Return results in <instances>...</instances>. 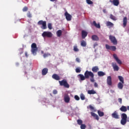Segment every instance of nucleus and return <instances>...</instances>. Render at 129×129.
<instances>
[{
  "label": "nucleus",
  "mask_w": 129,
  "mask_h": 129,
  "mask_svg": "<svg viewBox=\"0 0 129 129\" xmlns=\"http://www.w3.org/2000/svg\"><path fill=\"white\" fill-rule=\"evenodd\" d=\"M105 48L107 50H111V51H115L116 50V47L114 46H110L108 44L105 45Z\"/></svg>",
  "instance_id": "obj_8"
},
{
  "label": "nucleus",
  "mask_w": 129,
  "mask_h": 129,
  "mask_svg": "<svg viewBox=\"0 0 129 129\" xmlns=\"http://www.w3.org/2000/svg\"><path fill=\"white\" fill-rule=\"evenodd\" d=\"M76 60L78 62V63H80V59L78 57L76 58Z\"/></svg>",
  "instance_id": "obj_48"
},
{
  "label": "nucleus",
  "mask_w": 129,
  "mask_h": 129,
  "mask_svg": "<svg viewBox=\"0 0 129 129\" xmlns=\"http://www.w3.org/2000/svg\"><path fill=\"white\" fill-rule=\"evenodd\" d=\"M64 99L65 102H66L67 103H69V102H70V97H69V96L68 95L64 96Z\"/></svg>",
  "instance_id": "obj_20"
},
{
  "label": "nucleus",
  "mask_w": 129,
  "mask_h": 129,
  "mask_svg": "<svg viewBox=\"0 0 129 129\" xmlns=\"http://www.w3.org/2000/svg\"><path fill=\"white\" fill-rule=\"evenodd\" d=\"M50 2H55V1H56V0H50Z\"/></svg>",
  "instance_id": "obj_57"
},
{
  "label": "nucleus",
  "mask_w": 129,
  "mask_h": 129,
  "mask_svg": "<svg viewBox=\"0 0 129 129\" xmlns=\"http://www.w3.org/2000/svg\"><path fill=\"white\" fill-rule=\"evenodd\" d=\"M77 121L79 125H81L82 124H83L82 123H83V121H82V120L81 119H78Z\"/></svg>",
  "instance_id": "obj_35"
},
{
  "label": "nucleus",
  "mask_w": 129,
  "mask_h": 129,
  "mask_svg": "<svg viewBox=\"0 0 129 129\" xmlns=\"http://www.w3.org/2000/svg\"><path fill=\"white\" fill-rule=\"evenodd\" d=\"M97 74H98V76H99V77H101L105 75V73L102 71L98 72Z\"/></svg>",
  "instance_id": "obj_25"
},
{
  "label": "nucleus",
  "mask_w": 129,
  "mask_h": 129,
  "mask_svg": "<svg viewBox=\"0 0 129 129\" xmlns=\"http://www.w3.org/2000/svg\"><path fill=\"white\" fill-rule=\"evenodd\" d=\"M59 83L60 86H64L66 88H69L70 86L68 84L66 80H62V81H59Z\"/></svg>",
  "instance_id": "obj_4"
},
{
  "label": "nucleus",
  "mask_w": 129,
  "mask_h": 129,
  "mask_svg": "<svg viewBox=\"0 0 129 129\" xmlns=\"http://www.w3.org/2000/svg\"><path fill=\"white\" fill-rule=\"evenodd\" d=\"M27 16L28 18H32V14H31V12H28L27 14Z\"/></svg>",
  "instance_id": "obj_41"
},
{
  "label": "nucleus",
  "mask_w": 129,
  "mask_h": 129,
  "mask_svg": "<svg viewBox=\"0 0 129 129\" xmlns=\"http://www.w3.org/2000/svg\"><path fill=\"white\" fill-rule=\"evenodd\" d=\"M98 114L100 116H103L104 115V113L100 110H98Z\"/></svg>",
  "instance_id": "obj_32"
},
{
  "label": "nucleus",
  "mask_w": 129,
  "mask_h": 129,
  "mask_svg": "<svg viewBox=\"0 0 129 129\" xmlns=\"http://www.w3.org/2000/svg\"><path fill=\"white\" fill-rule=\"evenodd\" d=\"M75 99H76V100H80V98L79 97V96H78L77 95L75 96Z\"/></svg>",
  "instance_id": "obj_45"
},
{
  "label": "nucleus",
  "mask_w": 129,
  "mask_h": 129,
  "mask_svg": "<svg viewBox=\"0 0 129 129\" xmlns=\"http://www.w3.org/2000/svg\"><path fill=\"white\" fill-rule=\"evenodd\" d=\"M127 24V18H126V17H125L123 19V27L124 28H125V27H126Z\"/></svg>",
  "instance_id": "obj_17"
},
{
  "label": "nucleus",
  "mask_w": 129,
  "mask_h": 129,
  "mask_svg": "<svg viewBox=\"0 0 129 129\" xmlns=\"http://www.w3.org/2000/svg\"><path fill=\"white\" fill-rule=\"evenodd\" d=\"M123 84L121 82H119L117 85V87L119 89H122L123 88Z\"/></svg>",
  "instance_id": "obj_28"
},
{
  "label": "nucleus",
  "mask_w": 129,
  "mask_h": 129,
  "mask_svg": "<svg viewBox=\"0 0 129 129\" xmlns=\"http://www.w3.org/2000/svg\"><path fill=\"white\" fill-rule=\"evenodd\" d=\"M57 93H58V91H57V90H54L53 91V94H57Z\"/></svg>",
  "instance_id": "obj_49"
},
{
  "label": "nucleus",
  "mask_w": 129,
  "mask_h": 129,
  "mask_svg": "<svg viewBox=\"0 0 129 129\" xmlns=\"http://www.w3.org/2000/svg\"><path fill=\"white\" fill-rule=\"evenodd\" d=\"M81 129H85L86 128V125H85V124H82V125H81Z\"/></svg>",
  "instance_id": "obj_40"
},
{
  "label": "nucleus",
  "mask_w": 129,
  "mask_h": 129,
  "mask_svg": "<svg viewBox=\"0 0 129 129\" xmlns=\"http://www.w3.org/2000/svg\"><path fill=\"white\" fill-rule=\"evenodd\" d=\"M64 16H65L66 20H67V21H71V20L72 19V16H71V15L69 14V13H68V12H66L64 13Z\"/></svg>",
  "instance_id": "obj_10"
},
{
  "label": "nucleus",
  "mask_w": 129,
  "mask_h": 129,
  "mask_svg": "<svg viewBox=\"0 0 129 129\" xmlns=\"http://www.w3.org/2000/svg\"><path fill=\"white\" fill-rule=\"evenodd\" d=\"M76 72L77 73H80V72H81V70H80V69H79V68H77L76 69Z\"/></svg>",
  "instance_id": "obj_43"
},
{
  "label": "nucleus",
  "mask_w": 129,
  "mask_h": 129,
  "mask_svg": "<svg viewBox=\"0 0 129 129\" xmlns=\"http://www.w3.org/2000/svg\"><path fill=\"white\" fill-rule=\"evenodd\" d=\"M79 76V78H80V80H81V81H83L84 80H85V79H86V77H85V76H84L82 74H79L78 75Z\"/></svg>",
  "instance_id": "obj_23"
},
{
  "label": "nucleus",
  "mask_w": 129,
  "mask_h": 129,
  "mask_svg": "<svg viewBox=\"0 0 129 129\" xmlns=\"http://www.w3.org/2000/svg\"><path fill=\"white\" fill-rule=\"evenodd\" d=\"M31 52L33 55H37L38 47H37V44L35 43H33L31 44Z\"/></svg>",
  "instance_id": "obj_3"
},
{
  "label": "nucleus",
  "mask_w": 129,
  "mask_h": 129,
  "mask_svg": "<svg viewBox=\"0 0 129 129\" xmlns=\"http://www.w3.org/2000/svg\"><path fill=\"white\" fill-rule=\"evenodd\" d=\"M89 106V108L91 109V110H94V107L93 106H92V105H90Z\"/></svg>",
  "instance_id": "obj_47"
},
{
  "label": "nucleus",
  "mask_w": 129,
  "mask_h": 129,
  "mask_svg": "<svg viewBox=\"0 0 129 129\" xmlns=\"http://www.w3.org/2000/svg\"><path fill=\"white\" fill-rule=\"evenodd\" d=\"M112 4L114 5V6H116V7H117V6H118V5H119V0H113Z\"/></svg>",
  "instance_id": "obj_26"
},
{
  "label": "nucleus",
  "mask_w": 129,
  "mask_h": 129,
  "mask_svg": "<svg viewBox=\"0 0 129 129\" xmlns=\"http://www.w3.org/2000/svg\"><path fill=\"white\" fill-rule=\"evenodd\" d=\"M42 37L43 38H45L47 37V38H51V37L53 36V34H52V32H49V31H44L42 34Z\"/></svg>",
  "instance_id": "obj_5"
},
{
  "label": "nucleus",
  "mask_w": 129,
  "mask_h": 129,
  "mask_svg": "<svg viewBox=\"0 0 129 129\" xmlns=\"http://www.w3.org/2000/svg\"><path fill=\"white\" fill-rule=\"evenodd\" d=\"M48 28L49 30H52V24L51 23H48Z\"/></svg>",
  "instance_id": "obj_44"
},
{
  "label": "nucleus",
  "mask_w": 129,
  "mask_h": 129,
  "mask_svg": "<svg viewBox=\"0 0 129 129\" xmlns=\"http://www.w3.org/2000/svg\"><path fill=\"white\" fill-rule=\"evenodd\" d=\"M121 120H120V123L122 124V125H124V124H126V121L129 122V117H127V115L126 114L123 113L121 114Z\"/></svg>",
  "instance_id": "obj_2"
},
{
  "label": "nucleus",
  "mask_w": 129,
  "mask_h": 129,
  "mask_svg": "<svg viewBox=\"0 0 129 129\" xmlns=\"http://www.w3.org/2000/svg\"><path fill=\"white\" fill-rule=\"evenodd\" d=\"M86 3L88 5H93V2L91 0H86Z\"/></svg>",
  "instance_id": "obj_38"
},
{
  "label": "nucleus",
  "mask_w": 129,
  "mask_h": 129,
  "mask_svg": "<svg viewBox=\"0 0 129 129\" xmlns=\"http://www.w3.org/2000/svg\"><path fill=\"white\" fill-rule=\"evenodd\" d=\"M56 35L57 37H61L62 35V30H59L56 32Z\"/></svg>",
  "instance_id": "obj_31"
},
{
  "label": "nucleus",
  "mask_w": 129,
  "mask_h": 129,
  "mask_svg": "<svg viewBox=\"0 0 129 129\" xmlns=\"http://www.w3.org/2000/svg\"><path fill=\"white\" fill-rule=\"evenodd\" d=\"M41 53L42 54H43V53H44V51L42 50V51H41Z\"/></svg>",
  "instance_id": "obj_56"
},
{
  "label": "nucleus",
  "mask_w": 129,
  "mask_h": 129,
  "mask_svg": "<svg viewBox=\"0 0 129 129\" xmlns=\"http://www.w3.org/2000/svg\"><path fill=\"white\" fill-rule=\"evenodd\" d=\"M48 73V69L44 68L42 71V75H46Z\"/></svg>",
  "instance_id": "obj_27"
},
{
  "label": "nucleus",
  "mask_w": 129,
  "mask_h": 129,
  "mask_svg": "<svg viewBox=\"0 0 129 129\" xmlns=\"http://www.w3.org/2000/svg\"><path fill=\"white\" fill-rule=\"evenodd\" d=\"M49 56H51V54L49 53H44L43 54L44 58H46V57H49Z\"/></svg>",
  "instance_id": "obj_39"
},
{
  "label": "nucleus",
  "mask_w": 129,
  "mask_h": 129,
  "mask_svg": "<svg viewBox=\"0 0 129 129\" xmlns=\"http://www.w3.org/2000/svg\"><path fill=\"white\" fill-rule=\"evenodd\" d=\"M84 76H85L86 79H89L91 82H94V74L91 71H86L84 73Z\"/></svg>",
  "instance_id": "obj_1"
},
{
  "label": "nucleus",
  "mask_w": 129,
  "mask_h": 129,
  "mask_svg": "<svg viewBox=\"0 0 129 129\" xmlns=\"http://www.w3.org/2000/svg\"><path fill=\"white\" fill-rule=\"evenodd\" d=\"M81 45L82 47H86V42L84 40H82Z\"/></svg>",
  "instance_id": "obj_33"
},
{
  "label": "nucleus",
  "mask_w": 129,
  "mask_h": 129,
  "mask_svg": "<svg viewBox=\"0 0 129 129\" xmlns=\"http://www.w3.org/2000/svg\"><path fill=\"white\" fill-rule=\"evenodd\" d=\"M103 13H106V10L104 9V10H103Z\"/></svg>",
  "instance_id": "obj_53"
},
{
  "label": "nucleus",
  "mask_w": 129,
  "mask_h": 129,
  "mask_svg": "<svg viewBox=\"0 0 129 129\" xmlns=\"http://www.w3.org/2000/svg\"><path fill=\"white\" fill-rule=\"evenodd\" d=\"M109 39L113 45H117V40L114 36H112L111 35H109Z\"/></svg>",
  "instance_id": "obj_7"
},
{
  "label": "nucleus",
  "mask_w": 129,
  "mask_h": 129,
  "mask_svg": "<svg viewBox=\"0 0 129 129\" xmlns=\"http://www.w3.org/2000/svg\"><path fill=\"white\" fill-rule=\"evenodd\" d=\"M110 18L113 21H116V18L115 17V16L112 15V14H111L110 15Z\"/></svg>",
  "instance_id": "obj_34"
},
{
  "label": "nucleus",
  "mask_w": 129,
  "mask_h": 129,
  "mask_svg": "<svg viewBox=\"0 0 129 129\" xmlns=\"http://www.w3.org/2000/svg\"><path fill=\"white\" fill-rule=\"evenodd\" d=\"M52 78H53V79H54V80H60V79H61L60 76H59V75L56 74H54L52 76Z\"/></svg>",
  "instance_id": "obj_16"
},
{
  "label": "nucleus",
  "mask_w": 129,
  "mask_h": 129,
  "mask_svg": "<svg viewBox=\"0 0 129 129\" xmlns=\"http://www.w3.org/2000/svg\"><path fill=\"white\" fill-rule=\"evenodd\" d=\"M111 116L113 118H115V119H119V115H118V113L116 111H114V112L111 114Z\"/></svg>",
  "instance_id": "obj_9"
},
{
  "label": "nucleus",
  "mask_w": 129,
  "mask_h": 129,
  "mask_svg": "<svg viewBox=\"0 0 129 129\" xmlns=\"http://www.w3.org/2000/svg\"><path fill=\"white\" fill-rule=\"evenodd\" d=\"M106 25L107 27H109V28H112V27H113V26H114L113 23H111L110 21L107 22L106 23Z\"/></svg>",
  "instance_id": "obj_24"
},
{
  "label": "nucleus",
  "mask_w": 129,
  "mask_h": 129,
  "mask_svg": "<svg viewBox=\"0 0 129 129\" xmlns=\"http://www.w3.org/2000/svg\"><path fill=\"white\" fill-rule=\"evenodd\" d=\"M94 86H95V87H98V85L97 84V83H94Z\"/></svg>",
  "instance_id": "obj_51"
},
{
  "label": "nucleus",
  "mask_w": 129,
  "mask_h": 129,
  "mask_svg": "<svg viewBox=\"0 0 129 129\" xmlns=\"http://www.w3.org/2000/svg\"><path fill=\"white\" fill-rule=\"evenodd\" d=\"M88 94H96V92L94 90H91L88 91Z\"/></svg>",
  "instance_id": "obj_30"
},
{
  "label": "nucleus",
  "mask_w": 129,
  "mask_h": 129,
  "mask_svg": "<svg viewBox=\"0 0 129 129\" xmlns=\"http://www.w3.org/2000/svg\"><path fill=\"white\" fill-rule=\"evenodd\" d=\"M126 108H127V110L129 111V106H127Z\"/></svg>",
  "instance_id": "obj_55"
},
{
  "label": "nucleus",
  "mask_w": 129,
  "mask_h": 129,
  "mask_svg": "<svg viewBox=\"0 0 129 129\" xmlns=\"http://www.w3.org/2000/svg\"><path fill=\"white\" fill-rule=\"evenodd\" d=\"M107 84L109 86H111L112 85V81H111V77L108 76L107 78Z\"/></svg>",
  "instance_id": "obj_13"
},
{
  "label": "nucleus",
  "mask_w": 129,
  "mask_h": 129,
  "mask_svg": "<svg viewBox=\"0 0 129 129\" xmlns=\"http://www.w3.org/2000/svg\"><path fill=\"white\" fill-rule=\"evenodd\" d=\"M118 101L119 102V103L122 104V99L119 98L118 99Z\"/></svg>",
  "instance_id": "obj_46"
},
{
  "label": "nucleus",
  "mask_w": 129,
  "mask_h": 129,
  "mask_svg": "<svg viewBox=\"0 0 129 129\" xmlns=\"http://www.w3.org/2000/svg\"><path fill=\"white\" fill-rule=\"evenodd\" d=\"M118 78L119 80V81H120V82L122 84H124V80L123 79V77H122V76H118Z\"/></svg>",
  "instance_id": "obj_29"
},
{
  "label": "nucleus",
  "mask_w": 129,
  "mask_h": 129,
  "mask_svg": "<svg viewBox=\"0 0 129 129\" xmlns=\"http://www.w3.org/2000/svg\"><path fill=\"white\" fill-rule=\"evenodd\" d=\"M22 53H23V52H21L20 54H22Z\"/></svg>",
  "instance_id": "obj_58"
},
{
  "label": "nucleus",
  "mask_w": 129,
  "mask_h": 129,
  "mask_svg": "<svg viewBox=\"0 0 129 129\" xmlns=\"http://www.w3.org/2000/svg\"><path fill=\"white\" fill-rule=\"evenodd\" d=\"M112 66L113 67L114 71H118L119 70V67L117 65H116V63L112 62Z\"/></svg>",
  "instance_id": "obj_11"
},
{
  "label": "nucleus",
  "mask_w": 129,
  "mask_h": 129,
  "mask_svg": "<svg viewBox=\"0 0 129 129\" xmlns=\"http://www.w3.org/2000/svg\"><path fill=\"white\" fill-rule=\"evenodd\" d=\"M89 129H91L92 128L91 125H89Z\"/></svg>",
  "instance_id": "obj_54"
},
{
  "label": "nucleus",
  "mask_w": 129,
  "mask_h": 129,
  "mask_svg": "<svg viewBox=\"0 0 129 129\" xmlns=\"http://www.w3.org/2000/svg\"><path fill=\"white\" fill-rule=\"evenodd\" d=\"M113 58L115 59V60H116V61L117 62V63L118 64H121V60H120V59H119V58L117 57V55H116V54L114 53L113 55Z\"/></svg>",
  "instance_id": "obj_12"
},
{
  "label": "nucleus",
  "mask_w": 129,
  "mask_h": 129,
  "mask_svg": "<svg viewBox=\"0 0 129 129\" xmlns=\"http://www.w3.org/2000/svg\"><path fill=\"white\" fill-rule=\"evenodd\" d=\"M38 25H39V26L42 25V26L41 27V29H42V30H46V29H47L46 21H43V20H40L38 22Z\"/></svg>",
  "instance_id": "obj_6"
},
{
  "label": "nucleus",
  "mask_w": 129,
  "mask_h": 129,
  "mask_svg": "<svg viewBox=\"0 0 129 129\" xmlns=\"http://www.w3.org/2000/svg\"><path fill=\"white\" fill-rule=\"evenodd\" d=\"M74 51L75 52H78L79 51V49H78V48H77V46L75 45L74 46Z\"/></svg>",
  "instance_id": "obj_37"
},
{
  "label": "nucleus",
  "mask_w": 129,
  "mask_h": 129,
  "mask_svg": "<svg viewBox=\"0 0 129 129\" xmlns=\"http://www.w3.org/2000/svg\"><path fill=\"white\" fill-rule=\"evenodd\" d=\"M92 72H93L94 73H96V72L99 71V68H98V66L93 67L92 68Z\"/></svg>",
  "instance_id": "obj_18"
},
{
  "label": "nucleus",
  "mask_w": 129,
  "mask_h": 129,
  "mask_svg": "<svg viewBox=\"0 0 129 129\" xmlns=\"http://www.w3.org/2000/svg\"><path fill=\"white\" fill-rule=\"evenodd\" d=\"M98 46V44L97 43V42H96L94 44V48H95V47Z\"/></svg>",
  "instance_id": "obj_50"
},
{
  "label": "nucleus",
  "mask_w": 129,
  "mask_h": 129,
  "mask_svg": "<svg viewBox=\"0 0 129 129\" xmlns=\"http://www.w3.org/2000/svg\"><path fill=\"white\" fill-rule=\"evenodd\" d=\"M120 110L122 112H126L127 111V109L126 108V106H122L120 108Z\"/></svg>",
  "instance_id": "obj_21"
},
{
  "label": "nucleus",
  "mask_w": 129,
  "mask_h": 129,
  "mask_svg": "<svg viewBox=\"0 0 129 129\" xmlns=\"http://www.w3.org/2000/svg\"><path fill=\"white\" fill-rule=\"evenodd\" d=\"M91 39L93 41H99V37L96 35H93L91 37Z\"/></svg>",
  "instance_id": "obj_19"
},
{
  "label": "nucleus",
  "mask_w": 129,
  "mask_h": 129,
  "mask_svg": "<svg viewBox=\"0 0 129 129\" xmlns=\"http://www.w3.org/2000/svg\"><path fill=\"white\" fill-rule=\"evenodd\" d=\"M87 35H88V33L87 32H86L85 30H82V39H85L86 37H87Z\"/></svg>",
  "instance_id": "obj_14"
},
{
  "label": "nucleus",
  "mask_w": 129,
  "mask_h": 129,
  "mask_svg": "<svg viewBox=\"0 0 129 129\" xmlns=\"http://www.w3.org/2000/svg\"><path fill=\"white\" fill-rule=\"evenodd\" d=\"M80 98L81 100H85V95L83 94V93H81L80 95Z\"/></svg>",
  "instance_id": "obj_36"
},
{
  "label": "nucleus",
  "mask_w": 129,
  "mask_h": 129,
  "mask_svg": "<svg viewBox=\"0 0 129 129\" xmlns=\"http://www.w3.org/2000/svg\"><path fill=\"white\" fill-rule=\"evenodd\" d=\"M91 115L92 116H93L94 118L95 119H96V120H99V116H98L97 114H95V113H94L93 112H91Z\"/></svg>",
  "instance_id": "obj_15"
},
{
  "label": "nucleus",
  "mask_w": 129,
  "mask_h": 129,
  "mask_svg": "<svg viewBox=\"0 0 129 129\" xmlns=\"http://www.w3.org/2000/svg\"><path fill=\"white\" fill-rule=\"evenodd\" d=\"M25 56L26 57H28L29 55H28V52H25Z\"/></svg>",
  "instance_id": "obj_52"
},
{
  "label": "nucleus",
  "mask_w": 129,
  "mask_h": 129,
  "mask_svg": "<svg viewBox=\"0 0 129 129\" xmlns=\"http://www.w3.org/2000/svg\"><path fill=\"white\" fill-rule=\"evenodd\" d=\"M29 10V8L26 6L24 7L22 10L23 12H27Z\"/></svg>",
  "instance_id": "obj_42"
},
{
  "label": "nucleus",
  "mask_w": 129,
  "mask_h": 129,
  "mask_svg": "<svg viewBox=\"0 0 129 129\" xmlns=\"http://www.w3.org/2000/svg\"><path fill=\"white\" fill-rule=\"evenodd\" d=\"M93 26H94V27H95L97 29H100V24H99V23L97 24L96 21H94L93 22Z\"/></svg>",
  "instance_id": "obj_22"
}]
</instances>
